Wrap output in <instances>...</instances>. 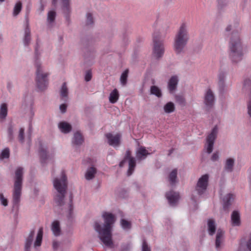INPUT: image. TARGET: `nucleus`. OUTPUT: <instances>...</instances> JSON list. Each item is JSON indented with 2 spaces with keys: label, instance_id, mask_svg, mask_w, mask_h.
<instances>
[{
  "label": "nucleus",
  "instance_id": "obj_1",
  "mask_svg": "<svg viewBox=\"0 0 251 251\" xmlns=\"http://www.w3.org/2000/svg\"><path fill=\"white\" fill-rule=\"evenodd\" d=\"M102 217L104 220L103 225L97 222L95 224L94 228L103 244L107 247L112 248L113 246L112 231L113 226L116 221V216L110 212H104L102 214Z\"/></svg>",
  "mask_w": 251,
  "mask_h": 251
},
{
  "label": "nucleus",
  "instance_id": "obj_2",
  "mask_svg": "<svg viewBox=\"0 0 251 251\" xmlns=\"http://www.w3.org/2000/svg\"><path fill=\"white\" fill-rule=\"evenodd\" d=\"M40 53L36 49L34 59V66L36 68L35 81L38 91L42 92L47 89L49 85L48 76L50 74L45 71L42 65L40 58Z\"/></svg>",
  "mask_w": 251,
  "mask_h": 251
},
{
  "label": "nucleus",
  "instance_id": "obj_3",
  "mask_svg": "<svg viewBox=\"0 0 251 251\" xmlns=\"http://www.w3.org/2000/svg\"><path fill=\"white\" fill-rule=\"evenodd\" d=\"M229 57L233 62L238 63L243 59L244 51L238 32H232L229 44Z\"/></svg>",
  "mask_w": 251,
  "mask_h": 251
},
{
  "label": "nucleus",
  "instance_id": "obj_4",
  "mask_svg": "<svg viewBox=\"0 0 251 251\" xmlns=\"http://www.w3.org/2000/svg\"><path fill=\"white\" fill-rule=\"evenodd\" d=\"M189 39L187 25L183 23L181 24L174 38L173 47L176 54H180L184 51Z\"/></svg>",
  "mask_w": 251,
  "mask_h": 251
},
{
  "label": "nucleus",
  "instance_id": "obj_5",
  "mask_svg": "<svg viewBox=\"0 0 251 251\" xmlns=\"http://www.w3.org/2000/svg\"><path fill=\"white\" fill-rule=\"evenodd\" d=\"M53 186L58 193L54 198L57 206H61L64 204V194L67 188V178L64 172H62L60 178H55L53 181Z\"/></svg>",
  "mask_w": 251,
  "mask_h": 251
},
{
  "label": "nucleus",
  "instance_id": "obj_6",
  "mask_svg": "<svg viewBox=\"0 0 251 251\" xmlns=\"http://www.w3.org/2000/svg\"><path fill=\"white\" fill-rule=\"evenodd\" d=\"M24 169L18 167L15 171L14 184L12 193V201L14 204H17L20 201L22 195L23 176Z\"/></svg>",
  "mask_w": 251,
  "mask_h": 251
},
{
  "label": "nucleus",
  "instance_id": "obj_7",
  "mask_svg": "<svg viewBox=\"0 0 251 251\" xmlns=\"http://www.w3.org/2000/svg\"><path fill=\"white\" fill-rule=\"evenodd\" d=\"M43 234V228L41 227L39 229L35 240H34V231L33 230L31 231L25 238V251H30V249L32 245L34 248L40 247L41 245L42 242Z\"/></svg>",
  "mask_w": 251,
  "mask_h": 251
},
{
  "label": "nucleus",
  "instance_id": "obj_8",
  "mask_svg": "<svg viewBox=\"0 0 251 251\" xmlns=\"http://www.w3.org/2000/svg\"><path fill=\"white\" fill-rule=\"evenodd\" d=\"M153 54L155 57L159 58L162 57L164 53V48L163 40L157 33L153 34Z\"/></svg>",
  "mask_w": 251,
  "mask_h": 251
},
{
  "label": "nucleus",
  "instance_id": "obj_9",
  "mask_svg": "<svg viewBox=\"0 0 251 251\" xmlns=\"http://www.w3.org/2000/svg\"><path fill=\"white\" fill-rule=\"evenodd\" d=\"M218 132V127L216 126L212 128L210 133L206 137L204 148L206 152L209 154L211 153L213 151L214 143L217 137Z\"/></svg>",
  "mask_w": 251,
  "mask_h": 251
},
{
  "label": "nucleus",
  "instance_id": "obj_10",
  "mask_svg": "<svg viewBox=\"0 0 251 251\" xmlns=\"http://www.w3.org/2000/svg\"><path fill=\"white\" fill-rule=\"evenodd\" d=\"M209 179V176L207 174L202 176L198 180L196 191L197 193L201 195L203 194L207 189Z\"/></svg>",
  "mask_w": 251,
  "mask_h": 251
},
{
  "label": "nucleus",
  "instance_id": "obj_11",
  "mask_svg": "<svg viewBox=\"0 0 251 251\" xmlns=\"http://www.w3.org/2000/svg\"><path fill=\"white\" fill-rule=\"evenodd\" d=\"M126 161H128V162L127 175L128 176H130L134 171L136 166V162L135 158L131 156V152L129 150L126 151L124 159L119 164L120 167H123Z\"/></svg>",
  "mask_w": 251,
  "mask_h": 251
},
{
  "label": "nucleus",
  "instance_id": "obj_12",
  "mask_svg": "<svg viewBox=\"0 0 251 251\" xmlns=\"http://www.w3.org/2000/svg\"><path fill=\"white\" fill-rule=\"evenodd\" d=\"M107 142L109 145L114 147H118L121 143V135L119 133L113 134L108 133L105 134Z\"/></svg>",
  "mask_w": 251,
  "mask_h": 251
},
{
  "label": "nucleus",
  "instance_id": "obj_13",
  "mask_svg": "<svg viewBox=\"0 0 251 251\" xmlns=\"http://www.w3.org/2000/svg\"><path fill=\"white\" fill-rule=\"evenodd\" d=\"M224 231L221 229H218L216 232L215 239V247L217 250H220L224 246Z\"/></svg>",
  "mask_w": 251,
  "mask_h": 251
},
{
  "label": "nucleus",
  "instance_id": "obj_14",
  "mask_svg": "<svg viewBox=\"0 0 251 251\" xmlns=\"http://www.w3.org/2000/svg\"><path fill=\"white\" fill-rule=\"evenodd\" d=\"M25 31L24 36V43L25 46H27L29 44L31 41L30 37V30L29 27V20L27 17L25 18Z\"/></svg>",
  "mask_w": 251,
  "mask_h": 251
},
{
  "label": "nucleus",
  "instance_id": "obj_15",
  "mask_svg": "<svg viewBox=\"0 0 251 251\" xmlns=\"http://www.w3.org/2000/svg\"><path fill=\"white\" fill-rule=\"evenodd\" d=\"M61 7L63 14L66 17H69L72 12L71 0H61Z\"/></svg>",
  "mask_w": 251,
  "mask_h": 251
},
{
  "label": "nucleus",
  "instance_id": "obj_16",
  "mask_svg": "<svg viewBox=\"0 0 251 251\" xmlns=\"http://www.w3.org/2000/svg\"><path fill=\"white\" fill-rule=\"evenodd\" d=\"M166 197L169 203L172 206L176 205L179 199V194L173 191H170L167 193Z\"/></svg>",
  "mask_w": 251,
  "mask_h": 251
},
{
  "label": "nucleus",
  "instance_id": "obj_17",
  "mask_svg": "<svg viewBox=\"0 0 251 251\" xmlns=\"http://www.w3.org/2000/svg\"><path fill=\"white\" fill-rule=\"evenodd\" d=\"M234 199V196L231 193H228L222 197L223 206L225 210H227Z\"/></svg>",
  "mask_w": 251,
  "mask_h": 251
},
{
  "label": "nucleus",
  "instance_id": "obj_18",
  "mask_svg": "<svg viewBox=\"0 0 251 251\" xmlns=\"http://www.w3.org/2000/svg\"><path fill=\"white\" fill-rule=\"evenodd\" d=\"M84 142V138L82 134L79 131L74 133L72 140V143L73 146L79 147Z\"/></svg>",
  "mask_w": 251,
  "mask_h": 251
},
{
  "label": "nucleus",
  "instance_id": "obj_19",
  "mask_svg": "<svg viewBox=\"0 0 251 251\" xmlns=\"http://www.w3.org/2000/svg\"><path fill=\"white\" fill-rule=\"evenodd\" d=\"M241 216L237 210L233 211L231 214V224L233 226H239L241 225Z\"/></svg>",
  "mask_w": 251,
  "mask_h": 251
},
{
  "label": "nucleus",
  "instance_id": "obj_20",
  "mask_svg": "<svg viewBox=\"0 0 251 251\" xmlns=\"http://www.w3.org/2000/svg\"><path fill=\"white\" fill-rule=\"evenodd\" d=\"M214 101L215 98L213 92L210 89H208L204 95V103L207 106H211L214 104Z\"/></svg>",
  "mask_w": 251,
  "mask_h": 251
},
{
  "label": "nucleus",
  "instance_id": "obj_21",
  "mask_svg": "<svg viewBox=\"0 0 251 251\" xmlns=\"http://www.w3.org/2000/svg\"><path fill=\"white\" fill-rule=\"evenodd\" d=\"M149 151L144 147H139L136 151V157L138 160L145 159L148 155L150 154Z\"/></svg>",
  "mask_w": 251,
  "mask_h": 251
},
{
  "label": "nucleus",
  "instance_id": "obj_22",
  "mask_svg": "<svg viewBox=\"0 0 251 251\" xmlns=\"http://www.w3.org/2000/svg\"><path fill=\"white\" fill-rule=\"evenodd\" d=\"M24 104L28 111V115L32 118L35 114V110L33 107V100L31 98H27L25 99Z\"/></svg>",
  "mask_w": 251,
  "mask_h": 251
},
{
  "label": "nucleus",
  "instance_id": "obj_23",
  "mask_svg": "<svg viewBox=\"0 0 251 251\" xmlns=\"http://www.w3.org/2000/svg\"><path fill=\"white\" fill-rule=\"evenodd\" d=\"M178 82V78L176 75L172 76L168 81V88L171 93L174 92L176 89Z\"/></svg>",
  "mask_w": 251,
  "mask_h": 251
},
{
  "label": "nucleus",
  "instance_id": "obj_24",
  "mask_svg": "<svg viewBox=\"0 0 251 251\" xmlns=\"http://www.w3.org/2000/svg\"><path fill=\"white\" fill-rule=\"evenodd\" d=\"M56 12L55 10H50L47 14V23L49 27L53 26L55 22Z\"/></svg>",
  "mask_w": 251,
  "mask_h": 251
},
{
  "label": "nucleus",
  "instance_id": "obj_25",
  "mask_svg": "<svg viewBox=\"0 0 251 251\" xmlns=\"http://www.w3.org/2000/svg\"><path fill=\"white\" fill-rule=\"evenodd\" d=\"M58 127L60 131L65 134L69 133L72 129L71 124L65 121L59 123L58 124Z\"/></svg>",
  "mask_w": 251,
  "mask_h": 251
},
{
  "label": "nucleus",
  "instance_id": "obj_26",
  "mask_svg": "<svg viewBox=\"0 0 251 251\" xmlns=\"http://www.w3.org/2000/svg\"><path fill=\"white\" fill-rule=\"evenodd\" d=\"M235 159L232 158H227L224 164V169L226 172L230 173L233 170Z\"/></svg>",
  "mask_w": 251,
  "mask_h": 251
},
{
  "label": "nucleus",
  "instance_id": "obj_27",
  "mask_svg": "<svg viewBox=\"0 0 251 251\" xmlns=\"http://www.w3.org/2000/svg\"><path fill=\"white\" fill-rule=\"evenodd\" d=\"M97 169L95 167H90L88 168L85 173V179L88 180L93 179L95 177Z\"/></svg>",
  "mask_w": 251,
  "mask_h": 251
},
{
  "label": "nucleus",
  "instance_id": "obj_28",
  "mask_svg": "<svg viewBox=\"0 0 251 251\" xmlns=\"http://www.w3.org/2000/svg\"><path fill=\"white\" fill-rule=\"evenodd\" d=\"M163 109L164 113L168 114L173 113L176 110V106L174 103L169 101L164 105Z\"/></svg>",
  "mask_w": 251,
  "mask_h": 251
},
{
  "label": "nucleus",
  "instance_id": "obj_29",
  "mask_svg": "<svg viewBox=\"0 0 251 251\" xmlns=\"http://www.w3.org/2000/svg\"><path fill=\"white\" fill-rule=\"evenodd\" d=\"M8 112V106L6 103H2L0 105V121H4Z\"/></svg>",
  "mask_w": 251,
  "mask_h": 251
},
{
  "label": "nucleus",
  "instance_id": "obj_30",
  "mask_svg": "<svg viewBox=\"0 0 251 251\" xmlns=\"http://www.w3.org/2000/svg\"><path fill=\"white\" fill-rule=\"evenodd\" d=\"M51 229L55 236H58L60 235L61 234V229L59 222L57 221H53L51 224Z\"/></svg>",
  "mask_w": 251,
  "mask_h": 251
},
{
  "label": "nucleus",
  "instance_id": "obj_31",
  "mask_svg": "<svg viewBox=\"0 0 251 251\" xmlns=\"http://www.w3.org/2000/svg\"><path fill=\"white\" fill-rule=\"evenodd\" d=\"M119 98V94L116 89H114L110 94L109 100L112 103H115L117 101Z\"/></svg>",
  "mask_w": 251,
  "mask_h": 251
},
{
  "label": "nucleus",
  "instance_id": "obj_32",
  "mask_svg": "<svg viewBox=\"0 0 251 251\" xmlns=\"http://www.w3.org/2000/svg\"><path fill=\"white\" fill-rule=\"evenodd\" d=\"M177 170L176 169L173 170L170 173L168 176V180L171 184H174L177 182Z\"/></svg>",
  "mask_w": 251,
  "mask_h": 251
},
{
  "label": "nucleus",
  "instance_id": "obj_33",
  "mask_svg": "<svg viewBox=\"0 0 251 251\" xmlns=\"http://www.w3.org/2000/svg\"><path fill=\"white\" fill-rule=\"evenodd\" d=\"M207 226L209 234L211 235H213L215 232V222L213 219H209L207 221Z\"/></svg>",
  "mask_w": 251,
  "mask_h": 251
},
{
  "label": "nucleus",
  "instance_id": "obj_34",
  "mask_svg": "<svg viewBox=\"0 0 251 251\" xmlns=\"http://www.w3.org/2000/svg\"><path fill=\"white\" fill-rule=\"evenodd\" d=\"M40 155L42 162L51 159V156L49 153L46 149H42L40 151Z\"/></svg>",
  "mask_w": 251,
  "mask_h": 251
},
{
  "label": "nucleus",
  "instance_id": "obj_35",
  "mask_svg": "<svg viewBox=\"0 0 251 251\" xmlns=\"http://www.w3.org/2000/svg\"><path fill=\"white\" fill-rule=\"evenodd\" d=\"M151 94L156 96L158 98L162 97V92L161 89L156 86H152L151 87Z\"/></svg>",
  "mask_w": 251,
  "mask_h": 251
},
{
  "label": "nucleus",
  "instance_id": "obj_36",
  "mask_svg": "<svg viewBox=\"0 0 251 251\" xmlns=\"http://www.w3.org/2000/svg\"><path fill=\"white\" fill-rule=\"evenodd\" d=\"M68 93L69 91L66 84V83H64L60 89V96L62 98L66 99L68 97Z\"/></svg>",
  "mask_w": 251,
  "mask_h": 251
},
{
  "label": "nucleus",
  "instance_id": "obj_37",
  "mask_svg": "<svg viewBox=\"0 0 251 251\" xmlns=\"http://www.w3.org/2000/svg\"><path fill=\"white\" fill-rule=\"evenodd\" d=\"M22 7V3L20 1H17L13 9V15L14 16H17L21 11Z\"/></svg>",
  "mask_w": 251,
  "mask_h": 251
},
{
  "label": "nucleus",
  "instance_id": "obj_38",
  "mask_svg": "<svg viewBox=\"0 0 251 251\" xmlns=\"http://www.w3.org/2000/svg\"><path fill=\"white\" fill-rule=\"evenodd\" d=\"M128 73V71L126 70L121 75L120 82L123 86H125L126 84Z\"/></svg>",
  "mask_w": 251,
  "mask_h": 251
},
{
  "label": "nucleus",
  "instance_id": "obj_39",
  "mask_svg": "<svg viewBox=\"0 0 251 251\" xmlns=\"http://www.w3.org/2000/svg\"><path fill=\"white\" fill-rule=\"evenodd\" d=\"M121 225L122 228L125 230H128L131 227L130 223L125 219L121 220Z\"/></svg>",
  "mask_w": 251,
  "mask_h": 251
},
{
  "label": "nucleus",
  "instance_id": "obj_40",
  "mask_svg": "<svg viewBox=\"0 0 251 251\" xmlns=\"http://www.w3.org/2000/svg\"><path fill=\"white\" fill-rule=\"evenodd\" d=\"M247 114L250 119L251 120V99H250L246 104Z\"/></svg>",
  "mask_w": 251,
  "mask_h": 251
},
{
  "label": "nucleus",
  "instance_id": "obj_41",
  "mask_svg": "<svg viewBox=\"0 0 251 251\" xmlns=\"http://www.w3.org/2000/svg\"><path fill=\"white\" fill-rule=\"evenodd\" d=\"M251 88V78L248 77L244 79L243 89H247Z\"/></svg>",
  "mask_w": 251,
  "mask_h": 251
},
{
  "label": "nucleus",
  "instance_id": "obj_42",
  "mask_svg": "<svg viewBox=\"0 0 251 251\" xmlns=\"http://www.w3.org/2000/svg\"><path fill=\"white\" fill-rule=\"evenodd\" d=\"M226 78V74L224 73H221L218 75L219 84L223 86L224 85V82Z\"/></svg>",
  "mask_w": 251,
  "mask_h": 251
},
{
  "label": "nucleus",
  "instance_id": "obj_43",
  "mask_svg": "<svg viewBox=\"0 0 251 251\" xmlns=\"http://www.w3.org/2000/svg\"><path fill=\"white\" fill-rule=\"evenodd\" d=\"M9 156V150L8 149L6 148L2 151L0 155V159H3L4 158H8Z\"/></svg>",
  "mask_w": 251,
  "mask_h": 251
},
{
  "label": "nucleus",
  "instance_id": "obj_44",
  "mask_svg": "<svg viewBox=\"0 0 251 251\" xmlns=\"http://www.w3.org/2000/svg\"><path fill=\"white\" fill-rule=\"evenodd\" d=\"M8 137L9 141H12L13 139V127L10 126L8 127Z\"/></svg>",
  "mask_w": 251,
  "mask_h": 251
},
{
  "label": "nucleus",
  "instance_id": "obj_45",
  "mask_svg": "<svg viewBox=\"0 0 251 251\" xmlns=\"http://www.w3.org/2000/svg\"><path fill=\"white\" fill-rule=\"evenodd\" d=\"M24 129L23 128H20L19 131L18 138L19 141L23 143L24 140Z\"/></svg>",
  "mask_w": 251,
  "mask_h": 251
},
{
  "label": "nucleus",
  "instance_id": "obj_46",
  "mask_svg": "<svg viewBox=\"0 0 251 251\" xmlns=\"http://www.w3.org/2000/svg\"><path fill=\"white\" fill-rule=\"evenodd\" d=\"M219 159V153L218 151L214 152L211 157V160L213 162L218 161Z\"/></svg>",
  "mask_w": 251,
  "mask_h": 251
},
{
  "label": "nucleus",
  "instance_id": "obj_47",
  "mask_svg": "<svg viewBox=\"0 0 251 251\" xmlns=\"http://www.w3.org/2000/svg\"><path fill=\"white\" fill-rule=\"evenodd\" d=\"M0 201L2 205L6 206L8 205V201L4 197L2 194H0Z\"/></svg>",
  "mask_w": 251,
  "mask_h": 251
},
{
  "label": "nucleus",
  "instance_id": "obj_48",
  "mask_svg": "<svg viewBox=\"0 0 251 251\" xmlns=\"http://www.w3.org/2000/svg\"><path fill=\"white\" fill-rule=\"evenodd\" d=\"M93 23L92 15L90 13L86 14V23L88 25H90Z\"/></svg>",
  "mask_w": 251,
  "mask_h": 251
},
{
  "label": "nucleus",
  "instance_id": "obj_49",
  "mask_svg": "<svg viewBox=\"0 0 251 251\" xmlns=\"http://www.w3.org/2000/svg\"><path fill=\"white\" fill-rule=\"evenodd\" d=\"M92 78V73L90 71L86 72L85 75V80L86 81H89Z\"/></svg>",
  "mask_w": 251,
  "mask_h": 251
},
{
  "label": "nucleus",
  "instance_id": "obj_50",
  "mask_svg": "<svg viewBox=\"0 0 251 251\" xmlns=\"http://www.w3.org/2000/svg\"><path fill=\"white\" fill-rule=\"evenodd\" d=\"M246 246L249 251H251V234L250 235L249 239L247 242Z\"/></svg>",
  "mask_w": 251,
  "mask_h": 251
},
{
  "label": "nucleus",
  "instance_id": "obj_51",
  "mask_svg": "<svg viewBox=\"0 0 251 251\" xmlns=\"http://www.w3.org/2000/svg\"><path fill=\"white\" fill-rule=\"evenodd\" d=\"M142 251H151L150 249L148 247L145 241L143 242Z\"/></svg>",
  "mask_w": 251,
  "mask_h": 251
},
{
  "label": "nucleus",
  "instance_id": "obj_52",
  "mask_svg": "<svg viewBox=\"0 0 251 251\" xmlns=\"http://www.w3.org/2000/svg\"><path fill=\"white\" fill-rule=\"evenodd\" d=\"M67 108V105L66 104H62L60 106V110L62 113L66 112Z\"/></svg>",
  "mask_w": 251,
  "mask_h": 251
},
{
  "label": "nucleus",
  "instance_id": "obj_53",
  "mask_svg": "<svg viewBox=\"0 0 251 251\" xmlns=\"http://www.w3.org/2000/svg\"><path fill=\"white\" fill-rule=\"evenodd\" d=\"M59 246V243L56 241H53L52 247L54 250H57Z\"/></svg>",
  "mask_w": 251,
  "mask_h": 251
},
{
  "label": "nucleus",
  "instance_id": "obj_54",
  "mask_svg": "<svg viewBox=\"0 0 251 251\" xmlns=\"http://www.w3.org/2000/svg\"><path fill=\"white\" fill-rule=\"evenodd\" d=\"M69 209V216L72 217V210H73V206L72 204V202L70 201V203L68 205Z\"/></svg>",
  "mask_w": 251,
  "mask_h": 251
},
{
  "label": "nucleus",
  "instance_id": "obj_55",
  "mask_svg": "<svg viewBox=\"0 0 251 251\" xmlns=\"http://www.w3.org/2000/svg\"><path fill=\"white\" fill-rule=\"evenodd\" d=\"M230 29H231V26H227L226 28V31H229Z\"/></svg>",
  "mask_w": 251,
  "mask_h": 251
},
{
  "label": "nucleus",
  "instance_id": "obj_56",
  "mask_svg": "<svg viewBox=\"0 0 251 251\" xmlns=\"http://www.w3.org/2000/svg\"><path fill=\"white\" fill-rule=\"evenodd\" d=\"M57 0H52V3L55 5L57 2Z\"/></svg>",
  "mask_w": 251,
  "mask_h": 251
},
{
  "label": "nucleus",
  "instance_id": "obj_57",
  "mask_svg": "<svg viewBox=\"0 0 251 251\" xmlns=\"http://www.w3.org/2000/svg\"><path fill=\"white\" fill-rule=\"evenodd\" d=\"M40 9L41 11H43L44 10V6L43 5H41Z\"/></svg>",
  "mask_w": 251,
  "mask_h": 251
},
{
  "label": "nucleus",
  "instance_id": "obj_58",
  "mask_svg": "<svg viewBox=\"0 0 251 251\" xmlns=\"http://www.w3.org/2000/svg\"><path fill=\"white\" fill-rule=\"evenodd\" d=\"M5 0H0V2H2L4 1Z\"/></svg>",
  "mask_w": 251,
  "mask_h": 251
}]
</instances>
